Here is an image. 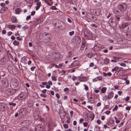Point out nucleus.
Returning <instances> with one entry per match:
<instances>
[{"instance_id":"473e14b6","label":"nucleus","mask_w":131,"mask_h":131,"mask_svg":"<svg viewBox=\"0 0 131 131\" xmlns=\"http://www.w3.org/2000/svg\"><path fill=\"white\" fill-rule=\"evenodd\" d=\"M120 65L121 66H123V67H125L126 66V65L124 63H121Z\"/></svg>"},{"instance_id":"f257e3e1","label":"nucleus","mask_w":131,"mask_h":131,"mask_svg":"<svg viewBox=\"0 0 131 131\" xmlns=\"http://www.w3.org/2000/svg\"><path fill=\"white\" fill-rule=\"evenodd\" d=\"M26 114V110L25 109L23 108L21 109L19 113V115H21L22 114V115L21 116V117H23Z\"/></svg>"},{"instance_id":"37998d69","label":"nucleus","mask_w":131,"mask_h":131,"mask_svg":"<svg viewBox=\"0 0 131 131\" xmlns=\"http://www.w3.org/2000/svg\"><path fill=\"white\" fill-rule=\"evenodd\" d=\"M76 77L75 76H73L72 77V79L73 81H74L76 79Z\"/></svg>"},{"instance_id":"20e7f679","label":"nucleus","mask_w":131,"mask_h":131,"mask_svg":"<svg viewBox=\"0 0 131 131\" xmlns=\"http://www.w3.org/2000/svg\"><path fill=\"white\" fill-rule=\"evenodd\" d=\"M7 107L4 104L1 103L0 104V108L2 111H4L7 109Z\"/></svg>"},{"instance_id":"7ed1b4c3","label":"nucleus","mask_w":131,"mask_h":131,"mask_svg":"<svg viewBox=\"0 0 131 131\" xmlns=\"http://www.w3.org/2000/svg\"><path fill=\"white\" fill-rule=\"evenodd\" d=\"M118 7L120 10L121 11H123L125 10L127 8L125 4L123 5V6L119 5L118 6Z\"/></svg>"},{"instance_id":"ddd939ff","label":"nucleus","mask_w":131,"mask_h":131,"mask_svg":"<svg viewBox=\"0 0 131 131\" xmlns=\"http://www.w3.org/2000/svg\"><path fill=\"white\" fill-rule=\"evenodd\" d=\"M13 43L15 46H18L19 44V42L16 40H14Z\"/></svg>"},{"instance_id":"2eb2a0df","label":"nucleus","mask_w":131,"mask_h":131,"mask_svg":"<svg viewBox=\"0 0 131 131\" xmlns=\"http://www.w3.org/2000/svg\"><path fill=\"white\" fill-rule=\"evenodd\" d=\"M73 62L74 64L75 65V67H77L78 66L79 61H75Z\"/></svg>"},{"instance_id":"774afa93","label":"nucleus","mask_w":131,"mask_h":131,"mask_svg":"<svg viewBox=\"0 0 131 131\" xmlns=\"http://www.w3.org/2000/svg\"><path fill=\"white\" fill-rule=\"evenodd\" d=\"M5 4L4 3H2L1 4V6L2 7H4L5 6Z\"/></svg>"},{"instance_id":"4be33fe9","label":"nucleus","mask_w":131,"mask_h":131,"mask_svg":"<svg viewBox=\"0 0 131 131\" xmlns=\"http://www.w3.org/2000/svg\"><path fill=\"white\" fill-rule=\"evenodd\" d=\"M57 22L56 21V20H53L52 23L53 25L54 26H55L57 24Z\"/></svg>"},{"instance_id":"09e8293b","label":"nucleus","mask_w":131,"mask_h":131,"mask_svg":"<svg viewBox=\"0 0 131 131\" xmlns=\"http://www.w3.org/2000/svg\"><path fill=\"white\" fill-rule=\"evenodd\" d=\"M96 122L99 124H100L101 123V121L99 119H98L97 121Z\"/></svg>"},{"instance_id":"b1692460","label":"nucleus","mask_w":131,"mask_h":131,"mask_svg":"<svg viewBox=\"0 0 131 131\" xmlns=\"http://www.w3.org/2000/svg\"><path fill=\"white\" fill-rule=\"evenodd\" d=\"M119 58H120L119 57H117L114 56L113 57V58L116 60H118V59H119Z\"/></svg>"},{"instance_id":"6e6552de","label":"nucleus","mask_w":131,"mask_h":131,"mask_svg":"<svg viewBox=\"0 0 131 131\" xmlns=\"http://www.w3.org/2000/svg\"><path fill=\"white\" fill-rule=\"evenodd\" d=\"M114 93L113 92H111L108 96V99H111L113 96Z\"/></svg>"},{"instance_id":"0eeeda50","label":"nucleus","mask_w":131,"mask_h":131,"mask_svg":"<svg viewBox=\"0 0 131 131\" xmlns=\"http://www.w3.org/2000/svg\"><path fill=\"white\" fill-rule=\"evenodd\" d=\"M88 78L87 77H82L79 78V80L81 81H84L87 80Z\"/></svg>"},{"instance_id":"338daca9","label":"nucleus","mask_w":131,"mask_h":131,"mask_svg":"<svg viewBox=\"0 0 131 131\" xmlns=\"http://www.w3.org/2000/svg\"><path fill=\"white\" fill-rule=\"evenodd\" d=\"M28 27L27 26H24L23 27V28L24 30L27 29L28 28Z\"/></svg>"},{"instance_id":"f3484780","label":"nucleus","mask_w":131,"mask_h":131,"mask_svg":"<svg viewBox=\"0 0 131 131\" xmlns=\"http://www.w3.org/2000/svg\"><path fill=\"white\" fill-rule=\"evenodd\" d=\"M60 23L61 24L60 25V26H59V27H60L62 29L63 28V26H64V24L62 22H60Z\"/></svg>"},{"instance_id":"603ef678","label":"nucleus","mask_w":131,"mask_h":131,"mask_svg":"<svg viewBox=\"0 0 131 131\" xmlns=\"http://www.w3.org/2000/svg\"><path fill=\"white\" fill-rule=\"evenodd\" d=\"M31 18V16L30 15L27 16L26 18V19L27 20H28L29 18Z\"/></svg>"},{"instance_id":"3c124183","label":"nucleus","mask_w":131,"mask_h":131,"mask_svg":"<svg viewBox=\"0 0 131 131\" xmlns=\"http://www.w3.org/2000/svg\"><path fill=\"white\" fill-rule=\"evenodd\" d=\"M68 90H69V89L68 88H65V89H64V91L65 92L68 91Z\"/></svg>"},{"instance_id":"a19ab883","label":"nucleus","mask_w":131,"mask_h":131,"mask_svg":"<svg viewBox=\"0 0 131 131\" xmlns=\"http://www.w3.org/2000/svg\"><path fill=\"white\" fill-rule=\"evenodd\" d=\"M40 96L43 97H45L47 96V95L45 94H41L40 95Z\"/></svg>"},{"instance_id":"393cba45","label":"nucleus","mask_w":131,"mask_h":131,"mask_svg":"<svg viewBox=\"0 0 131 131\" xmlns=\"http://www.w3.org/2000/svg\"><path fill=\"white\" fill-rule=\"evenodd\" d=\"M108 98V97L106 95L104 96H103V100H104L106 101Z\"/></svg>"},{"instance_id":"69168bd1","label":"nucleus","mask_w":131,"mask_h":131,"mask_svg":"<svg viewBox=\"0 0 131 131\" xmlns=\"http://www.w3.org/2000/svg\"><path fill=\"white\" fill-rule=\"evenodd\" d=\"M50 93L51 94L53 95H54V92L53 91H51L50 92Z\"/></svg>"},{"instance_id":"0e129e2a","label":"nucleus","mask_w":131,"mask_h":131,"mask_svg":"<svg viewBox=\"0 0 131 131\" xmlns=\"http://www.w3.org/2000/svg\"><path fill=\"white\" fill-rule=\"evenodd\" d=\"M48 84L51 85H52V83L50 81H49L48 82Z\"/></svg>"},{"instance_id":"4c0bfd02","label":"nucleus","mask_w":131,"mask_h":131,"mask_svg":"<svg viewBox=\"0 0 131 131\" xmlns=\"http://www.w3.org/2000/svg\"><path fill=\"white\" fill-rule=\"evenodd\" d=\"M91 25V26L93 27H94L95 28H96L97 27V26H96L95 24H92Z\"/></svg>"},{"instance_id":"a18cd8bd","label":"nucleus","mask_w":131,"mask_h":131,"mask_svg":"<svg viewBox=\"0 0 131 131\" xmlns=\"http://www.w3.org/2000/svg\"><path fill=\"white\" fill-rule=\"evenodd\" d=\"M51 8L52 9H54V10H56L57 9L56 7L55 6H52Z\"/></svg>"},{"instance_id":"6e6d98bb","label":"nucleus","mask_w":131,"mask_h":131,"mask_svg":"<svg viewBox=\"0 0 131 131\" xmlns=\"http://www.w3.org/2000/svg\"><path fill=\"white\" fill-rule=\"evenodd\" d=\"M46 88L47 89H49L50 87V86L49 85H47L46 86Z\"/></svg>"},{"instance_id":"6ab92c4d","label":"nucleus","mask_w":131,"mask_h":131,"mask_svg":"<svg viewBox=\"0 0 131 131\" xmlns=\"http://www.w3.org/2000/svg\"><path fill=\"white\" fill-rule=\"evenodd\" d=\"M109 60L108 59H106L104 61V63L106 64H107L109 63Z\"/></svg>"},{"instance_id":"8fccbe9b","label":"nucleus","mask_w":131,"mask_h":131,"mask_svg":"<svg viewBox=\"0 0 131 131\" xmlns=\"http://www.w3.org/2000/svg\"><path fill=\"white\" fill-rule=\"evenodd\" d=\"M110 113V111H106L105 112V114H109Z\"/></svg>"},{"instance_id":"052dcab7","label":"nucleus","mask_w":131,"mask_h":131,"mask_svg":"<svg viewBox=\"0 0 131 131\" xmlns=\"http://www.w3.org/2000/svg\"><path fill=\"white\" fill-rule=\"evenodd\" d=\"M98 49H97V50H99L101 49V47L100 46H98L97 47Z\"/></svg>"},{"instance_id":"1a4fd4ad","label":"nucleus","mask_w":131,"mask_h":131,"mask_svg":"<svg viewBox=\"0 0 131 131\" xmlns=\"http://www.w3.org/2000/svg\"><path fill=\"white\" fill-rule=\"evenodd\" d=\"M43 21V20L42 19L40 18L37 20L35 21V22L36 23V24L37 25L41 23Z\"/></svg>"},{"instance_id":"412c9836","label":"nucleus","mask_w":131,"mask_h":131,"mask_svg":"<svg viewBox=\"0 0 131 131\" xmlns=\"http://www.w3.org/2000/svg\"><path fill=\"white\" fill-rule=\"evenodd\" d=\"M9 104L10 105H12L13 106H14L16 105V103L13 102L9 103Z\"/></svg>"},{"instance_id":"cd10ccee","label":"nucleus","mask_w":131,"mask_h":131,"mask_svg":"<svg viewBox=\"0 0 131 131\" xmlns=\"http://www.w3.org/2000/svg\"><path fill=\"white\" fill-rule=\"evenodd\" d=\"M1 61L2 62L5 61H6V58L5 57H3L1 59Z\"/></svg>"},{"instance_id":"dca6fc26","label":"nucleus","mask_w":131,"mask_h":131,"mask_svg":"<svg viewBox=\"0 0 131 131\" xmlns=\"http://www.w3.org/2000/svg\"><path fill=\"white\" fill-rule=\"evenodd\" d=\"M106 88H103L101 89V91L103 93H105L106 91Z\"/></svg>"},{"instance_id":"a878e982","label":"nucleus","mask_w":131,"mask_h":131,"mask_svg":"<svg viewBox=\"0 0 131 131\" xmlns=\"http://www.w3.org/2000/svg\"><path fill=\"white\" fill-rule=\"evenodd\" d=\"M118 108V106L116 105H115V106L114 108H113V110L114 111H116L117 110Z\"/></svg>"},{"instance_id":"39448f33","label":"nucleus","mask_w":131,"mask_h":131,"mask_svg":"<svg viewBox=\"0 0 131 131\" xmlns=\"http://www.w3.org/2000/svg\"><path fill=\"white\" fill-rule=\"evenodd\" d=\"M42 126L40 125H38L36 126L35 128L36 131H41L42 130Z\"/></svg>"},{"instance_id":"5fc2aeb1","label":"nucleus","mask_w":131,"mask_h":131,"mask_svg":"<svg viewBox=\"0 0 131 131\" xmlns=\"http://www.w3.org/2000/svg\"><path fill=\"white\" fill-rule=\"evenodd\" d=\"M85 89L86 90H88V86L85 85Z\"/></svg>"},{"instance_id":"c9c22d12","label":"nucleus","mask_w":131,"mask_h":131,"mask_svg":"<svg viewBox=\"0 0 131 131\" xmlns=\"http://www.w3.org/2000/svg\"><path fill=\"white\" fill-rule=\"evenodd\" d=\"M56 96L58 99H59L60 98V95L59 94H58V93L56 94Z\"/></svg>"},{"instance_id":"423d86ee","label":"nucleus","mask_w":131,"mask_h":131,"mask_svg":"<svg viewBox=\"0 0 131 131\" xmlns=\"http://www.w3.org/2000/svg\"><path fill=\"white\" fill-rule=\"evenodd\" d=\"M128 25V24L127 23H121L119 25V27L121 29H122L126 27Z\"/></svg>"},{"instance_id":"9d476101","label":"nucleus","mask_w":131,"mask_h":131,"mask_svg":"<svg viewBox=\"0 0 131 131\" xmlns=\"http://www.w3.org/2000/svg\"><path fill=\"white\" fill-rule=\"evenodd\" d=\"M53 55L54 56V57L57 59V60H58L59 58V56L58 54H57L55 52L53 53Z\"/></svg>"},{"instance_id":"aec40b11","label":"nucleus","mask_w":131,"mask_h":131,"mask_svg":"<svg viewBox=\"0 0 131 131\" xmlns=\"http://www.w3.org/2000/svg\"><path fill=\"white\" fill-rule=\"evenodd\" d=\"M93 56V54L91 53H89L87 55V56L89 58H90L92 57Z\"/></svg>"},{"instance_id":"c03bdc74","label":"nucleus","mask_w":131,"mask_h":131,"mask_svg":"<svg viewBox=\"0 0 131 131\" xmlns=\"http://www.w3.org/2000/svg\"><path fill=\"white\" fill-rule=\"evenodd\" d=\"M46 91L47 90L46 89H44L42 91V92L43 93H46Z\"/></svg>"},{"instance_id":"bb28decb","label":"nucleus","mask_w":131,"mask_h":131,"mask_svg":"<svg viewBox=\"0 0 131 131\" xmlns=\"http://www.w3.org/2000/svg\"><path fill=\"white\" fill-rule=\"evenodd\" d=\"M52 80L54 81H56L57 80V79L56 77L54 76H52Z\"/></svg>"},{"instance_id":"f704fd0d","label":"nucleus","mask_w":131,"mask_h":131,"mask_svg":"<svg viewBox=\"0 0 131 131\" xmlns=\"http://www.w3.org/2000/svg\"><path fill=\"white\" fill-rule=\"evenodd\" d=\"M4 128L2 126H0V131H3Z\"/></svg>"},{"instance_id":"72a5a7b5","label":"nucleus","mask_w":131,"mask_h":131,"mask_svg":"<svg viewBox=\"0 0 131 131\" xmlns=\"http://www.w3.org/2000/svg\"><path fill=\"white\" fill-rule=\"evenodd\" d=\"M36 68V67L35 66H33V67H32L30 68V70L32 71H33L34 70V69Z\"/></svg>"},{"instance_id":"79ce46f5","label":"nucleus","mask_w":131,"mask_h":131,"mask_svg":"<svg viewBox=\"0 0 131 131\" xmlns=\"http://www.w3.org/2000/svg\"><path fill=\"white\" fill-rule=\"evenodd\" d=\"M8 35V36H10L12 34V32L11 31H9L7 33Z\"/></svg>"},{"instance_id":"e433bc0d","label":"nucleus","mask_w":131,"mask_h":131,"mask_svg":"<svg viewBox=\"0 0 131 131\" xmlns=\"http://www.w3.org/2000/svg\"><path fill=\"white\" fill-rule=\"evenodd\" d=\"M5 12L4 9H2L0 10V13H3Z\"/></svg>"},{"instance_id":"864d4df0","label":"nucleus","mask_w":131,"mask_h":131,"mask_svg":"<svg viewBox=\"0 0 131 131\" xmlns=\"http://www.w3.org/2000/svg\"><path fill=\"white\" fill-rule=\"evenodd\" d=\"M87 107H88V108L90 109L91 110H92V107L90 106H88Z\"/></svg>"},{"instance_id":"7c9ffc66","label":"nucleus","mask_w":131,"mask_h":131,"mask_svg":"<svg viewBox=\"0 0 131 131\" xmlns=\"http://www.w3.org/2000/svg\"><path fill=\"white\" fill-rule=\"evenodd\" d=\"M102 79V78L101 77H97L96 78V80L97 81L98 80H101Z\"/></svg>"},{"instance_id":"49530a36","label":"nucleus","mask_w":131,"mask_h":131,"mask_svg":"<svg viewBox=\"0 0 131 131\" xmlns=\"http://www.w3.org/2000/svg\"><path fill=\"white\" fill-rule=\"evenodd\" d=\"M67 20H68V21L70 23H71V22H72V21H71V20L69 18H68V19H67Z\"/></svg>"},{"instance_id":"a211bd4d","label":"nucleus","mask_w":131,"mask_h":131,"mask_svg":"<svg viewBox=\"0 0 131 131\" xmlns=\"http://www.w3.org/2000/svg\"><path fill=\"white\" fill-rule=\"evenodd\" d=\"M118 67H115L114 68L112 69V71L114 72L115 71H116L118 70Z\"/></svg>"},{"instance_id":"9b49d317","label":"nucleus","mask_w":131,"mask_h":131,"mask_svg":"<svg viewBox=\"0 0 131 131\" xmlns=\"http://www.w3.org/2000/svg\"><path fill=\"white\" fill-rule=\"evenodd\" d=\"M37 6H36V10H38L41 5V3L40 2H38L36 4Z\"/></svg>"},{"instance_id":"bf43d9fd","label":"nucleus","mask_w":131,"mask_h":131,"mask_svg":"<svg viewBox=\"0 0 131 131\" xmlns=\"http://www.w3.org/2000/svg\"><path fill=\"white\" fill-rule=\"evenodd\" d=\"M129 99V96H127L126 99L125 100L126 101H128Z\"/></svg>"},{"instance_id":"de8ad7c7","label":"nucleus","mask_w":131,"mask_h":131,"mask_svg":"<svg viewBox=\"0 0 131 131\" xmlns=\"http://www.w3.org/2000/svg\"><path fill=\"white\" fill-rule=\"evenodd\" d=\"M70 115L72 117L73 115V111H71L70 112Z\"/></svg>"},{"instance_id":"e2e57ef3","label":"nucleus","mask_w":131,"mask_h":131,"mask_svg":"<svg viewBox=\"0 0 131 131\" xmlns=\"http://www.w3.org/2000/svg\"><path fill=\"white\" fill-rule=\"evenodd\" d=\"M101 103L99 102L97 104V107L101 105Z\"/></svg>"},{"instance_id":"5701e85b","label":"nucleus","mask_w":131,"mask_h":131,"mask_svg":"<svg viewBox=\"0 0 131 131\" xmlns=\"http://www.w3.org/2000/svg\"><path fill=\"white\" fill-rule=\"evenodd\" d=\"M9 27L12 29H13L15 28V26L14 25H11L9 26Z\"/></svg>"},{"instance_id":"2f4dec72","label":"nucleus","mask_w":131,"mask_h":131,"mask_svg":"<svg viewBox=\"0 0 131 131\" xmlns=\"http://www.w3.org/2000/svg\"><path fill=\"white\" fill-rule=\"evenodd\" d=\"M36 113V112H35L34 113V117H35H35H36V118H37L38 117V115H35V114Z\"/></svg>"},{"instance_id":"13d9d810","label":"nucleus","mask_w":131,"mask_h":131,"mask_svg":"<svg viewBox=\"0 0 131 131\" xmlns=\"http://www.w3.org/2000/svg\"><path fill=\"white\" fill-rule=\"evenodd\" d=\"M15 38V37L13 36H12L11 37V39L13 40H14Z\"/></svg>"},{"instance_id":"ea45409f","label":"nucleus","mask_w":131,"mask_h":131,"mask_svg":"<svg viewBox=\"0 0 131 131\" xmlns=\"http://www.w3.org/2000/svg\"><path fill=\"white\" fill-rule=\"evenodd\" d=\"M83 124L84 126L86 127L88 125V123L86 122H84L83 123Z\"/></svg>"},{"instance_id":"680f3d73","label":"nucleus","mask_w":131,"mask_h":131,"mask_svg":"<svg viewBox=\"0 0 131 131\" xmlns=\"http://www.w3.org/2000/svg\"><path fill=\"white\" fill-rule=\"evenodd\" d=\"M2 32L3 34H5L6 32V31L5 30H4L2 31Z\"/></svg>"},{"instance_id":"58836bf2","label":"nucleus","mask_w":131,"mask_h":131,"mask_svg":"<svg viewBox=\"0 0 131 131\" xmlns=\"http://www.w3.org/2000/svg\"><path fill=\"white\" fill-rule=\"evenodd\" d=\"M131 108V106H128L126 108V109L127 110H129Z\"/></svg>"},{"instance_id":"4468645a","label":"nucleus","mask_w":131,"mask_h":131,"mask_svg":"<svg viewBox=\"0 0 131 131\" xmlns=\"http://www.w3.org/2000/svg\"><path fill=\"white\" fill-rule=\"evenodd\" d=\"M20 9L19 8H16L15 10V12L17 14H18L20 12Z\"/></svg>"},{"instance_id":"c756f323","label":"nucleus","mask_w":131,"mask_h":131,"mask_svg":"<svg viewBox=\"0 0 131 131\" xmlns=\"http://www.w3.org/2000/svg\"><path fill=\"white\" fill-rule=\"evenodd\" d=\"M74 32L73 31H71V32H69V35L71 36L72 35L74 34Z\"/></svg>"},{"instance_id":"f03ea898","label":"nucleus","mask_w":131,"mask_h":131,"mask_svg":"<svg viewBox=\"0 0 131 131\" xmlns=\"http://www.w3.org/2000/svg\"><path fill=\"white\" fill-rule=\"evenodd\" d=\"M2 83L3 85L5 87H7L8 85V81L6 78L3 79Z\"/></svg>"},{"instance_id":"f8f14e48","label":"nucleus","mask_w":131,"mask_h":131,"mask_svg":"<svg viewBox=\"0 0 131 131\" xmlns=\"http://www.w3.org/2000/svg\"><path fill=\"white\" fill-rule=\"evenodd\" d=\"M18 131H28V129L26 127H24L21 129H19Z\"/></svg>"},{"instance_id":"c85d7f7f","label":"nucleus","mask_w":131,"mask_h":131,"mask_svg":"<svg viewBox=\"0 0 131 131\" xmlns=\"http://www.w3.org/2000/svg\"><path fill=\"white\" fill-rule=\"evenodd\" d=\"M63 126L65 128H68V125L66 124H64L63 125Z\"/></svg>"},{"instance_id":"4d7b16f0","label":"nucleus","mask_w":131,"mask_h":131,"mask_svg":"<svg viewBox=\"0 0 131 131\" xmlns=\"http://www.w3.org/2000/svg\"><path fill=\"white\" fill-rule=\"evenodd\" d=\"M35 13V11L32 12H31V15H34Z\"/></svg>"}]
</instances>
